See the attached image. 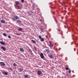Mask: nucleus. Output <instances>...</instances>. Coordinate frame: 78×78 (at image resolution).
Returning a JSON list of instances; mask_svg holds the SVG:
<instances>
[{"label": "nucleus", "instance_id": "26", "mask_svg": "<svg viewBox=\"0 0 78 78\" xmlns=\"http://www.w3.org/2000/svg\"><path fill=\"white\" fill-rule=\"evenodd\" d=\"M32 42H34V43H35V44H36V42L33 40H32Z\"/></svg>", "mask_w": 78, "mask_h": 78}, {"label": "nucleus", "instance_id": "30", "mask_svg": "<svg viewBox=\"0 0 78 78\" xmlns=\"http://www.w3.org/2000/svg\"><path fill=\"white\" fill-rule=\"evenodd\" d=\"M41 31H44V29H43L42 28H41Z\"/></svg>", "mask_w": 78, "mask_h": 78}, {"label": "nucleus", "instance_id": "20", "mask_svg": "<svg viewBox=\"0 0 78 78\" xmlns=\"http://www.w3.org/2000/svg\"><path fill=\"white\" fill-rule=\"evenodd\" d=\"M18 3H19V2L18 1H16V5H18Z\"/></svg>", "mask_w": 78, "mask_h": 78}, {"label": "nucleus", "instance_id": "19", "mask_svg": "<svg viewBox=\"0 0 78 78\" xmlns=\"http://www.w3.org/2000/svg\"><path fill=\"white\" fill-rule=\"evenodd\" d=\"M25 78H28V75H25L24 76Z\"/></svg>", "mask_w": 78, "mask_h": 78}, {"label": "nucleus", "instance_id": "4", "mask_svg": "<svg viewBox=\"0 0 78 78\" xmlns=\"http://www.w3.org/2000/svg\"><path fill=\"white\" fill-rule=\"evenodd\" d=\"M8 70L9 71V72H11L12 71V69L11 67H9L8 68Z\"/></svg>", "mask_w": 78, "mask_h": 78}, {"label": "nucleus", "instance_id": "37", "mask_svg": "<svg viewBox=\"0 0 78 78\" xmlns=\"http://www.w3.org/2000/svg\"><path fill=\"white\" fill-rule=\"evenodd\" d=\"M58 31H60V30H58Z\"/></svg>", "mask_w": 78, "mask_h": 78}, {"label": "nucleus", "instance_id": "27", "mask_svg": "<svg viewBox=\"0 0 78 78\" xmlns=\"http://www.w3.org/2000/svg\"><path fill=\"white\" fill-rule=\"evenodd\" d=\"M34 50H36V47H34Z\"/></svg>", "mask_w": 78, "mask_h": 78}, {"label": "nucleus", "instance_id": "16", "mask_svg": "<svg viewBox=\"0 0 78 78\" xmlns=\"http://www.w3.org/2000/svg\"><path fill=\"white\" fill-rule=\"evenodd\" d=\"M49 46L50 47H53V44L52 43H50L49 45Z\"/></svg>", "mask_w": 78, "mask_h": 78}, {"label": "nucleus", "instance_id": "11", "mask_svg": "<svg viewBox=\"0 0 78 78\" xmlns=\"http://www.w3.org/2000/svg\"><path fill=\"white\" fill-rule=\"evenodd\" d=\"M1 48L2 49V50H3L4 51H5V50H6V49H5V47L3 46H2Z\"/></svg>", "mask_w": 78, "mask_h": 78}, {"label": "nucleus", "instance_id": "2", "mask_svg": "<svg viewBox=\"0 0 78 78\" xmlns=\"http://www.w3.org/2000/svg\"><path fill=\"white\" fill-rule=\"evenodd\" d=\"M37 75H39V76H40V75H41V74H42V72L41 71H38L37 72Z\"/></svg>", "mask_w": 78, "mask_h": 78}, {"label": "nucleus", "instance_id": "25", "mask_svg": "<svg viewBox=\"0 0 78 78\" xmlns=\"http://www.w3.org/2000/svg\"><path fill=\"white\" fill-rule=\"evenodd\" d=\"M65 69L66 70H69V68L68 67H66L65 68Z\"/></svg>", "mask_w": 78, "mask_h": 78}, {"label": "nucleus", "instance_id": "10", "mask_svg": "<svg viewBox=\"0 0 78 78\" xmlns=\"http://www.w3.org/2000/svg\"><path fill=\"white\" fill-rule=\"evenodd\" d=\"M0 43L2 45H5V43L3 41H0Z\"/></svg>", "mask_w": 78, "mask_h": 78}, {"label": "nucleus", "instance_id": "40", "mask_svg": "<svg viewBox=\"0 0 78 78\" xmlns=\"http://www.w3.org/2000/svg\"><path fill=\"white\" fill-rule=\"evenodd\" d=\"M63 3H64V2H63Z\"/></svg>", "mask_w": 78, "mask_h": 78}, {"label": "nucleus", "instance_id": "31", "mask_svg": "<svg viewBox=\"0 0 78 78\" xmlns=\"http://www.w3.org/2000/svg\"><path fill=\"white\" fill-rule=\"evenodd\" d=\"M64 26H65V28H66V27L67 26H67H68V25L67 24H66V25H64Z\"/></svg>", "mask_w": 78, "mask_h": 78}, {"label": "nucleus", "instance_id": "5", "mask_svg": "<svg viewBox=\"0 0 78 78\" xmlns=\"http://www.w3.org/2000/svg\"><path fill=\"white\" fill-rule=\"evenodd\" d=\"M2 74L3 75H7L8 74V73L7 72H2Z\"/></svg>", "mask_w": 78, "mask_h": 78}, {"label": "nucleus", "instance_id": "35", "mask_svg": "<svg viewBox=\"0 0 78 78\" xmlns=\"http://www.w3.org/2000/svg\"><path fill=\"white\" fill-rule=\"evenodd\" d=\"M12 19L13 20H14V19L12 18Z\"/></svg>", "mask_w": 78, "mask_h": 78}, {"label": "nucleus", "instance_id": "9", "mask_svg": "<svg viewBox=\"0 0 78 78\" xmlns=\"http://www.w3.org/2000/svg\"><path fill=\"white\" fill-rule=\"evenodd\" d=\"M20 51H21L22 52H23V51H24V50H23V49L22 48H20Z\"/></svg>", "mask_w": 78, "mask_h": 78}, {"label": "nucleus", "instance_id": "7", "mask_svg": "<svg viewBox=\"0 0 78 78\" xmlns=\"http://www.w3.org/2000/svg\"><path fill=\"white\" fill-rule=\"evenodd\" d=\"M0 64L2 66H6L5 64V63H4L3 62H0Z\"/></svg>", "mask_w": 78, "mask_h": 78}, {"label": "nucleus", "instance_id": "32", "mask_svg": "<svg viewBox=\"0 0 78 78\" xmlns=\"http://www.w3.org/2000/svg\"><path fill=\"white\" fill-rule=\"evenodd\" d=\"M24 2V0H21V2H22V3H23Z\"/></svg>", "mask_w": 78, "mask_h": 78}, {"label": "nucleus", "instance_id": "1", "mask_svg": "<svg viewBox=\"0 0 78 78\" xmlns=\"http://www.w3.org/2000/svg\"><path fill=\"white\" fill-rule=\"evenodd\" d=\"M44 51L45 52H47V53H49L50 51L49 49H46Z\"/></svg>", "mask_w": 78, "mask_h": 78}, {"label": "nucleus", "instance_id": "15", "mask_svg": "<svg viewBox=\"0 0 78 78\" xmlns=\"http://www.w3.org/2000/svg\"><path fill=\"white\" fill-rule=\"evenodd\" d=\"M49 57L50 58H51V59H52V58H53V55H50L49 56Z\"/></svg>", "mask_w": 78, "mask_h": 78}, {"label": "nucleus", "instance_id": "14", "mask_svg": "<svg viewBox=\"0 0 78 78\" xmlns=\"http://www.w3.org/2000/svg\"><path fill=\"white\" fill-rule=\"evenodd\" d=\"M17 23H21V21L20 20H18L16 21Z\"/></svg>", "mask_w": 78, "mask_h": 78}, {"label": "nucleus", "instance_id": "33", "mask_svg": "<svg viewBox=\"0 0 78 78\" xmlns=\"http://www.w3.org/2000/svg\"><path fill=\"white\" fill-rule=\"evenodd\" d=\"M29 51H30V52H32V51H31V50L30 49H29Z\"/></svg>", "mask_w": 78, "mask_h": 78}, {"label": "nucleus", "instance_id": "6", "mask_svg": "<svg viewBox=\"0 0 78 78\" xmlns=\"http://www.w3.org/2000/svg\"><path fill=\"white\" fill-rule=\"evenodd\" d=\"M18 71L20 72L23 71V69L21 68H20L18 69Z\"/></svg>", "mask_w": 78, "mask_h": 78}, {"label": "nucleus", "instance_id": "22", "mask_svg": "<svg viewBox=\"0 0 78 78\" xmlns=\"http://www.w3.org/2000/svg\"><path fill=\"white\" fill-rule=\"evenodd\" d=\"M16 65H16V64L15 63H14L13 64V66H16Z\"/></svg>", "mask_w": 78, "mask_h": 78}, {"label": "nucleus", "instance_id": "36", "mask_svg": "<svg viewBox=\"0 0 78 78\" xmlns=\"http://www.w3.org/2000/svg\"><path fill=\"white\" fill-rule=\"evenodd\" d=\"M74 50L75 51H75V48H74Z\"/></svg>", "mask_w": 78, "mask_h": 78}, {"label": "nucleus", "instance_id": "8", "mask_svg": "<svg viewBox=\"0 0 78 78\" xmlns=\"http://www.w3.org/2000/svg\"><path fill=\"white\" fill-rule=\"evenodd\" d=\"M14 18L15 19H16V20H17V19H18L19 18L17 16H14Z\"/></svg>", "mask_w": 78, "mask_h": 78}, {"label": "nucleus", "instance_id": "21", "mask_svg": "<svg viewBox=\"0 0 78 78\" xmlns=\"http://www.w3.org/2000/svg\"><path fill=\"white\" fill-rule=\"evenodd\" d=\"M3 36H5V37L7 36V35L5 33L3 34Z\"/></svg>", "mask_w": 78, "mask_h": 78}, {"label": "nucleus", "instance_id": "41", "mask_svg": "<svg viewBox=\"0 0 78 78\" xmlns=\"http://www.w3.org/2000/svg\"><path fill=\"white\" fill-rule=\"evenodd\" d=\"M57 23H58L57 22Z\"/></svg>", "mask_w": 78, "mask_h": 78}, {"label": "nucleus", "instance_id": "12", "mask_svg": "<svg viewBox=\"0 0 78 78\" xmlns=\"http://www.w3.org/2000/svg\"><path fill=\"white\" fill-rule=\"evenodd\" d=\"M18 31H22V29L20 27H19Z\"/></svg>", "mask_w": 78, "mask_h": 78}, {"label": "nucleus", "instance_id": "38", "mask_svg": "<svg viewBox=\"0 0 78 78\" xmlns=\"http://www.w3.org/2000/svg\"><path fill=\"white\" fill-rule=\"evenodd\" d=\"M65 44H67V42H66L65 43Z\"/></svg>", "mask_w": 78, "mask_h": 78}, {"label": "nucleus", "instance_id": "39", "mask_svg": "<svg viewBox=\"0 0 78 78\" xmlns=\"http://www.w3.org/2000/svg\"><path fill=\"white\" fill-rule=\"evenodd\" d=\"M0 19H1V18L0 17Z\"/></svg>", "mask_w": 78, "mask_h": 78}, {"label": "nucleus", "instance_id": "34", "mask_svg": "<svg viewBox=\"0 0 78 78\" xmlns=\"http://www.w3.org/2000/svg\"><path fill=\"white\" fill-rule=\"evenodd\" d=\"M40 22H42V20H40Z\"/></svg>", "mask_w": 78, "mask_h": 78}, {"label": "nucleus", "instance_id": "3", "mask_svg": "<svg viewBox=\"0 0 78 78\" xmlns=\"http://www.w3.org/2000/svg\"><path fill=\"white\" fill-rule=\"evenodd\" d=\"M40 57L41 59H44V55H43V53H41L40 54Z\"/></svg>", "mask_w": 78, "mask_h": 78}, {"label": "nucleus", "instance_id": "17", "mask_svg": "<svg viewBox=\"0 0 78 78\" xmlns=\"http://www.w3.org/2000/svg\"><path fill=\"white\" fill-rule=\"evenodd\" d=\"M1 22L2 23H5V21L4 20H1Z\"/></svg>", "mask_w": 78, "mask_h": 78}, {"label": "nucleus", "instance_id": "29", "mask_svg": "<svg viewBox=\"0 0 78 78\" xmlns=\"http://www.w3.org/2000/svg\"><path fill=\"white\" fill-rule=\"evenodd\" d=\"M8 37H9V39H11V36H9V35H8Z\"/></svg>", "mask_w": 78, "mask_h": 78}, {"label": "nucleus", "instance_id": "18", "mask_svg": "<svg viewBox=\"0 0 78 78\" xmlns=\"http://www.w3.org/2000/svg\"><path fill=\"white\" fill-rule=\"evenodd\" d=\"M33 12H32L31 11H30L29 12V15H31V14L30 13H32Z\"/></svg>", "mask_w": 78, "mask_h": 78}, {"label": "nucleus", "instance_id": "23", "mask_svg": "<svg viewBox=\"0 0 78 78\" xmlns=\"http://www.w3.org/2000/svg\"><path fill=\"white\" fill-rule=\"evenodd\" d=\"M38 37L39 38V39H40L42 38V37L41 36H38Z\"/></svg>", "mask_w": 78, "mask_h": 78}, {"label": "nucleus", "instance_id": "24", "mask_svg": "<svg viewBox=\"0 0 78 78\" xmlns=\"http://www.w3.org/2000/svg\"><path fill=\"white\" fill-rule=\"evenodd\" d=\"M16 34V35H17V36H20V34L19 33H17Z\"/></svg>", "mask_w": 78, "mask_h": 78}, {"label": "nucleus", "instance_id": "28", "mask_svg": "<svg viewBox=\"0 0 78 78\" xmlns=\"http://www.w3.org/2000/svg\"><path fill=\"white\" fill-rule=\"evenodd\" d=\"M69 73H71V70L70 69H69Z\"/></svg>", "mask_w": 78, "mask_h": 78}, {"label": "nucleus", "instance_id": "13", "mask_svg": "<svg viewBox=\"0 0 78 78\" xmlns=\"http://www.w3.org/2000/svg\"><path fill=\"white\" fill-rule=\"evenodd\" d=\"M40 39L41 42H44V39L43 38H41Z\"/></svg>", "mask_w": 78, "mask_h": 78}]
</instances>
